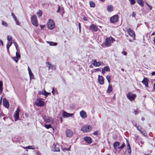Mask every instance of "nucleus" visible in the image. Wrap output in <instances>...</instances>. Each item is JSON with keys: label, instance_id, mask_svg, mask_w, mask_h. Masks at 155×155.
<instances>
[{"label": "nucleus", "instance_id": "26", "mask_svg": "<svg viewBox=\"0 0 155 155\" xmlns=\"http://www.w3.org/2000/svg\"><path fill=\"white\" fill-rule=\"evenodd\" d=\"M127 151L128 153H130L131 152V150L129 143H128L127 140Z\"/></svg>", "mask_w": 155, "mask_h": 155}, {"label": "nucleus", "instance_id": "32", "mask_svg": "<svg viewBox=\"0 0 155 155\" xmlns=\"http://www.w3.org/2000/svg\"><path fill=\"white\" fill-rule=\"evenodd\" d=\"M103 69L106 71H110V69L108 66H105Z\"/></svg>", "mask_w": 155, "mask_h": 155}, {"label": "nucleus", "instance_id": "31", "mask_svg": "<svg viewBox=\"0 0 155 155\" xmlns=\"http://www.w3.org/2000/svg\"><path fill=\"white\" fill-rule=\"evenodd\" d=\"M90 6L91 7L94 8V7L95 6V3L92 2V1H90L89 2Z\"/></svg>", "mask_w": 155, "mask_h": 155}, {"label": "nucleus", "instance_id": "51", "mask_svg": "<svg viewBox=\"0 0 155 155\" xmlns=\"http://www.w3.org/2000/svg\"><path fill=\"white\" fill-rule=\"evenodd\" d=\"M105 72V71L104 70L102 69V73L103 75H104V73Z\"/></svg>", "mask_w": 155, "mask_h": 155}, {"label": "nucleus", "instance_id": "14", "mask_svg": "<svg viewBox=\"0 0 155 155\" xmlns=\"http://www.w3.org/2000/svg\"><path fill=\"white\" fill-rule=\"evenodd\" d=\"M92 62L93 65L96 67H99L102 63L101 62H97L95 60H92Z\"/></svg>", "mask_w": 155, "mask_h": 155}, {"label": "nucleus", "instance_id": "27", "mask_svg": "<svg viewBox=\"0 0 155 155\" xmlns=\"http://www.w3.org/2000/svg\"><path fill=\"white\" fill-rule=\"evenodd\" d=\"M138 3L141 6H143L144 5V2L143 0H137Z\"/></svg>", "mask_w": 155, "mask_h": 155}, {"label": "nucleus", "instance_id": "34", "mask_svg": "<svg viewBox=\"0 0 155 155\" xmlns=\"http://www.w3.org/2000/svg\"><path fill=\"white\" fill-rule=\"evenodd\" d=\"M12 59L13 60L15 61L16 63H17L18 60V58L17 57H13L12 58Z\"/></svg>", "mask_w": 155, "mask_h": 155}, {"label": "nucleus", "instance_id": "13", "mask_svg": "<svg viewBox=\"0 0 155 155\" xmlns=\"http://www.w3.org/2000/svg\"><path fill=\"white\" fill-rule=\"evenodd\" d=\"M46 64H47V66L49 69H56V66L55 65H52L50 62L47 61L46 63Z\"/></svg>", "mask_w": 155, "mask_h": 155}, {"label": "nucleus", "instance_id": "1", "mask_svg": "<svg viewBox=\"0 0 155 155\" xmlns=\"http://www.w3.org/2000/svg\"><path fill=\"white\" fill-rule=\"evenodd\" d=\"M114 41H115L114 38L111 37L107 38L104 42L105 45L107 46H110L111 43H113Z\"/></svg>", "mask_w": 155, "mask_h": 155}, {"label": "nucleus", "instance_id": "3", "mask_svg": "<svg viewBox=\"0 0 155 155\" xmlns=\"http://www.w3.org/2000/svg\"><path fill=\"white\" fill-rule=\"evenodd\" d=\"M134 126L136 127L137 130L141 134L144 136L147 137V134L145 131L140 126H137L136 124H135Z\"/></svg>", "mask_w": 155, "mask_h": 155}, {"label": "nucleus", "instance_id": "19", "mask_svg": "<svg viewBox=\"0 0 155 155\" xmlns=\"http://www.w3.org/2000/svg\"><path fill=\"white\" fill-rule=\"evenodd\" d=\"M80 115L81 117L83 118H85L87 117L86 113L83 110H82L80 112Z\"/></svg>", "mask_w": 155, "mask_h": 155}, {"label": "nucleus", "instance_id": "44", "mask_svg": "<svg viewBox=\"0 0 155 155\" xmlns=\"http://www.w3.org/2000/svg\"><path fill=\"white\" fill-rule=\"evenodd\" d=\"M29 75L31 79L33 78L34 75L32 73H31V74H30Z\"/></svg>", "mask_w": 155, "mask_h": 155}, {"label": "nucleus", "instance_id": "59", "mask_svg": "<svg viewBox=\"0 0 155 155\" xmlns=\"http://www.w3.org/2000/svg\"><path fill=\"white\" fill-rule=\"evenodd\" d=\"M93 134L94 135H97V132H94V133H93Z\"/></svg>", "mask_w": 155, "mask_h": 155}, {"label": "nucleus", "instance_id": "40", "mask_svg": "<svg viewBox=\"0 0 155 155\" xmlns=\"http://www.w3.org/2000/svg\"><path fill=\"white\" fill-rule=\"evenodd\" d=\"M7 40L9 41H11L12 40V37L10 35H8L7 36Z\"/></svg>", "mask_w": 155, "mask_h": 155}, {"label": "nucleus", "instance_id": "5", "mask_svg": "<svg viewBox=\"0 0 155 155\" xmlns=\"http://www.w3.org/2000/svg\"><path fill=\"white\" fill-rule=\"evenodd\" d=\"M31 21L34 25L35 26H37L38 25L37 17L35 15H34L31 17Z\"/></svg>", "mask_w": 155, "mask_h": 155}, {"label": "nucleus", "instance_id": "53", "mask_svg": "<svg viewBox=\"0 0 155 155\" xmlns=\"http://www.w3.org/2000/svg\"><path fill=\"white\" fill-rule=\"evenodd\" d=\"M122 53L123 54L125 55H126L127 53L125 51H123L122 52Z\"/></svg>", "mask_w": 155, "mask_h": 155}, {"label": "nucleus", "instance_id": "16", "mask_svg": "<svg viewBox=\"0 0 155 155\" xmlns=\"http://www.w3.org/2000/svg\"><path fill=\"white\" fill-rule=\"evenodd\" d=\"M128 33L129 35L133 38H135V34L134 31L129 28L128 30Z\"/></svg>", "mask_w": 155, "mask_h": 155}, {"label": "nucleus", "instance_id": "10", "mask_svg": "<svg viewBox=\"0 0 155 155\" xmlns=\"http://www.w3.org/2000/svg\"><path fill=\"white\" fill-rule=\"evenodd\" d=\"M65 134L67 137L70 138L72 136L73 132L71 130L67 129L65 131Z\"/></svg>", "mask_w": 155, "mask_h": 155}, {"label": "nucleus", "instance_id": "24", "mask_svg": "<svg viewBox=\"0 0 155 155\" xmlns=\"http://www.w3.org/2000/svg\"><path fill=\"white\" fill-rule=\"evenodd\" d=\"M54 120L51 117H49L46 120V122L47 123H53Z\"/></svg>", "mask_w": 155, "mask_h": 155}, {"label": "nucleus", "instance_id": "35", "mask_svg": "<svg viewBox=\"0 0 155 155\" xmlns=\"http://www.w3.org/2000/svg\"><path fill=\"white\" fill-rule=\"evenodd\" d=\"M129 1L131 5H134L136 2L135 0H129Z\"/></svg>", "mask_w": 155, "mask_h": 155}, {"label": "nucleus", "instance_id": "49", "mask_svg": "<svg viewBox=\"0 0 155 155\" xmlns=\"http://www.w3.org/2000/svg\"><path fill=\"white\" fill-rule=\"evenodd\" d=\"M78 27L79 28L80 32H81V24L80 23H79Z\"/></svg>", "mask_w": 155, "mask_h": 155}, {"label": "nucleus", "instance_id": "50", "mask_svg": "<svg viewBox=\"0 0 155 155\" xmlns=\"http://www.w3.org/2000/svg\"><path fill=\"white\" fill-rule=\"evenodd\" d=\"M83 19L85 21H87V18L85 16L83 17Z\"/></svg>", "mask_w": 155, "mask_h": 155}, {"label": "nucleus", "instance_id": "54", "mask_svg": "<svg viewBox=\"0 0 155 155\" xmlns=\"http://www.w3.org/2000/svg\"><path fill=\"white\" fill-rule=\"evenodd\" d=\"M40 26L41 29H43V28H44L45 25H40Z\"/></svg>", "mask_w": 155, "mask_h": 155}, {"label": "nucleus", "instance_id": "61", "mask_svg": "<svg viewBox=\"0 0 155 155\" xmlns=\"http://www.w3.org/2000/svg\"><path fill=\"white\" fill-rule=\"evenodd\" d=\"M134 113L135 114H137V111H136V110H135L134 111Z\"/></svg>", "mask_w": 155, "mask_h": 155}, {"label": "nucleus", "instance_id": "47", "mask_svg": "<svg viewBox=\"0 0 155 155\" xmlns=\"http://www.w3.org/2000/svg\"><path fill=\"white\" fill-rule=\"evenodd\" d=\"M136 15V13L135 12H133L132 14V17H135Z\"/></svg>", "mask_w": 155, "mask_h": 155}, {"label": "nucleus", "instance_id": "48", "mask_svg": "<svg viewBox=\"0 0 155 155\" xmlns=\"http://www.w3.org/2000/svg\"><path fill=\"white\" fill-rule=\"evenodd\" d=\"M11 15L12 16V17L14 19L16 18V17L15 16L14 14L12 12V13Z\"/></svg>", "mask_w": 155, "mask_h": 155}, {"label": "nucleus", "instance_id": "15", "mask_svg": "<svg viewBox=\"0 0 155 155\" xmlns=\"http://www.w3.org/2000/svg\"><path fill=\"white\" fill-rule=\"evenodd\" d=\"M90 28L94 32L97 31L98 29L97 27L94 24H92L90 27Z\"/></svg>", "mask_w": 155, "mask_h": 155}, {"label": "nucleus", "instance_id": "60", "mask_svg": "<svg viewBox=\"0 0 155 155\" xmlns=\"http://www.w3.org/2000/svg\"><path fill=\"white\" fill-rule=\"evenodd\" d=\"M96 71H101V69L99 68H97L96 69Z\"/></svg>", "mask_w": 155, "mask_h": 155}, {"label": "nucleus", "instance_id": "56", "mask_svg": "<svg viewBox=\"0 0 155 155\" xmlns=\"http://www.w3.org/2000/svg\"><path fill=\"white\" fill-rule=\"evenodd\" d=\"M60 7L59 6H58V10H57V13H59V11H60Z\"/></svg>", "mask_w": 155, "mask_h": 155}, {"label": "nucleus", "instance_id": "9", "mask_svg": "<svg viewBox=\"0 0 155 155\" xmlns=\"http://www.w3.org/2000/svg\"><path fill=\"white\" fill-rule=\"evenodd\" d=\"M73 115V114H70L64 111L62 113V116L64 118H67L72 117Z\"/></svg>", "mask_w": 155, "mask_h": 155}, {"label": "nucleus", "instance_id": "58", "mask_svg": "<svg viewBox=\"0 0 155 155\" xmlns=\"http://www.w3.org/2000/svg\"><path fill=\"white\" fill-rule=\"evenodd\" d=\"M2 90H3V89H2V88H0V91L1 93H2Z\"/></svg>", "mask_w": 155, "mask_h": 155}, {"label": "nucleus", "instance_id": "52", "mask_svg": "<svg viewBox=\"0 0 155 155\" xmlns=\"http://www.w3.org/2000/svg\"><path fill=\"white\" fill-rule=\"evenodd\" d=\"M3 86L2 82L0 81V88H2Z\"/></svg>", "mask_w": 155, "mask_h": 155}, {"label": "nucleus", "instance_id": "25", "mask_svg": "<svg viewBox=\"0 0 155 155\" xmlns=\"http://www.w3.org/2000/svg\"><path fill=\"white\" fill-rule=\"evenodd\" d=\"M114 7L112 5H108L107 8V10L109 12H112L113 9Z\"/></svg>", "mask_w": 155, "mask_h": 155}, {"label": "nucleus", "instance_id": "38", "mask_svg": "<svg viewBox=\"0 0 155 155\" xmlns=\"http://www.w3.org/2000/svg\"><path fill=\"white\" fill-rule=\"evenodd\" d=\"M16 23V25H20V23L18 22V21L17 19L16 18L14 19Z\"/></svg>", "mask_w": 155, "mask_h": 155}, {"label": "nucleus", "instance_id": "8", "mask_svg": "<svg viewBox=\"0 0 155 155\" xmlns=\"http://www.w3.org/2000/svg\"><path fill=\"white\" fill-rule=\"evenodd\" d=\"M35 104L39 107H42L44 105V103L40 99H38L35 102Z\"/></svg>", "mask_w": 155, "mask_h": 155}, {"label": "nucleus", "instance_id": "4", "mask_svg": "<svg viewBox=\"0 0 155 155\" xmlns=\"http://www.w3.org/2000/svg\"><path fill=\"white\" fill-rule=\"evenodd\" d=\"M136 95L131 92H129L127 95V97L131 101H134L136 97Z\"/></svg>", "mask_w": 155, "mask_h": 155}, {"label": "nucleus", "instance_id": "64", "mask_svg": "<svg viewBox=\"0 0 155 155\" xmlns=\"http://www.w3.org/2000/svg\"><path fill=\"white\" fill-rule=\"evenodd\" d=\"M153 86H154V90L155 91V83L154 84Z\"/></svg>", "mask_w": 155, "mask_h": 155}, {"label": "nucleus", "instance_id": "6", "mask_svg": "<svg viewBox=\"0 0 155 155\" xmlns=\"http://www.w3.org/2000/svg\"><path fill=\"white\" fill-rule=\"evenodd\" d=\"M91 128V126L90 125H85L82 127L81 130L83 132L87 133L89 132Z\"/></svg>", "mask_w": 155, "mask_h": 155}, {"label": "nucleus", "instance_id": "30", "mask_svg": "<svg viewBox=\"0 0 155 155\" xmlns=\"http://www.w3.org/2000/svg\"><path fill=\"white\" fill-rule=\"evenodd\" d=\"M47 43H48L51 46H56L57 45V44L56 42H53L47 41Z\"/></svg>", "mask_w": 155, "mask_h": 155}, {"label": "nucleus", "instance_id": "12", "mask_svg": "<svg viewBox=\"0 0 155 155\" xmlns=\"http://www.w3.org/2000/svg\"><path fill=\"white\" fill-rule=\"evenodd\" d=\"M98 81L101 85H103L104 83V80L103 76L100 75H98Z\"/></svg>", "mask_w": 155, "mask_h": 155}, {"label": "nucleus", "instance_id": "29", "mask_svg": "<svg viewBox=\"0 0 155 155\" xmlns=\"http://www.w3.org/2000/svg\"><path fill=\"white\" fill-rule=\"evenodd\" d=\"M111 78V76L110 75H107L106 76V78L108 81V84H110Z\"/></svg>", "mask_w": 155, "mask_h": 155}, {"label": "nucleus", "instance_id": "63", "mask_svg": "<svg viewBox=\"0 0 155 155\" xmlns=\"http://www.w3.org/2000/svg\"><path fill=\"white\" fill-rule=\"evenodd\" d=\"M153 41V42H154V44H155V37L154 38Z\"/></svg>", "mask_w": 155, "mask_h": 155}, {"label": "nucleus", "instance_id": "18", "mask_svg": "<svg viewBox=\"0 0 155 155\" xmlns=\"http://www.w3.org/2000/svg\"><path fill=\"white\" fill-rule=\"evenodd\" d=\"M84 139L88 144H91L92 143L91 139L90 137H85Z\"/></svg>", "mask_w": 155, "mask_h": 155}, {"label": "nucleus", "instance_id": "7", "mask_svg": "<svg viewBox=\"0 0 155 155\" xmlns=\"http://www.w3.org/2000/svg\"><path fill=\"white\" fill-rule=\"evenodd\" d=\"M20 112V109L19 107H18L17 109L15 111L14 115V117L15 121L19 119V113Z\"/></svg>", "mask_w": 155, "mask_h": 155}, {"label": "nucleus", "instance_id": "17", "mask_svg": "<svg viewBox=\"0 0 155 155\" xmlns=\"http://www.w3.org/2000/svg\"><path fill=\"white\" fill-rule=\"evenodd\" d=\"M3 104L4 106L6 108H8L9 107V103L5 98H4L3 100Z\"/></svg>", "mask_w": 155, "mask_h": 155}, {"label": "nucleus", "instance_id": "57", "mask_svg": "<svg viewBox=\"0 0 155 155\" xmlns=\"http://www.w3.org/2000/svg\"><path fill=\"white\" fill-rule=\"evenodd\" d=\"M151 74L152 75H155V72L154 71L152 72Z\"/></svg>", "mask_w": 155, "mask_h": 155}, {"label": "nucleus", "instance_id": "28", "mask_svg": "<svg viewBox=\"0 0 155 155\" xmlns=\"http://www.w3.org/2000/svg\"><path fill=\"white\" fill-rule=\"evenodd\" d=\"M39 93L41 94H43L46 97L47 96L48 94H50V93H48L46 92L45 90L43 92H40Z\"/></svg>", "mask_w": 155, "mask_h": 155}, {"label": "nucleus", "instance_id": "11", "mask_svg": "<svg viewBox=\"0 0 155 155\" xmlns=\"http://www.w3.org/2000/svg\"><path fill=\"white\" fill-rule=\"evenodd\" d=\"M118 18V16L117 15H115L112 17L110 19V22L111 23H114L117 22Z\"/></svg>", "mask_w": 155, "mask_h": 155}, {"label": "nucleus", "instance_id": "20", "mask_svg": "<svg viewBox=\"0 0 155 155\" xmlns=\"http://www.w3.org/2000/svg\"><path fill=\"white\" fill-rule=\"evenodd\" d=\"M120 145V143L118 141H115L113 144V147L114 149L116 150L117 147H119Z\"/></svg>", "mask_w": 155, "mask_h": 155}, {"label": "nucleus", "instance_id": "41", "mask_svg": "<svg viewBox=\"0 0 155 155\" xmlns=\"http://www.w3.org/2000/svg\"><path fill=\"white\" fill-rule=\"evenodd\" d=\"M62 150L64 151H65V150H67L68 151H70V147L68 148H63V149H62Z\"/></svg>", "mask_w": 155, "mask_h": 155}, {"label": "nucleus", "instance_id": "36", "mask_svg": "<svg viewBox=\"0 0 155 155\" xmlns=\"http://www.w3.org/2000/svg\"><path fill=\"white\" fill-rule=\"evenodd\" d=\"M12 44L11 42H9L7 45V48L8 49Z\"/></svg>", "mask_w": 155, "mask_h": 155}, {"label": "nucleus", "instance_id": "42", "mask_svg": "<svg viewBox=\"0 0 155 155\" xmlns=\"http://www.w3.org/2000/svg\"><path fill=\"white\" fill-rule=\"evenodd\" d=\"M2 25L6 27H7V23L4 21H2Z\"/></svg>", "mask_w": 155, "mask_h": 155}, {"label": "nucleus", "instance_id": "43", "mask_svg": "<svg viewBox=\"0 0 155 155\" xmlns=\"http://www.w3.org/2000/svg\"><path fill=\"white\" fill-rule=\"evenodd\" d=\"M16 57H17L18 58V59H20V58H21L20 55V54H18L17 52H16Z\"/></svg>", "mask_w": 155, "mask_h": 155}, {"label": "nucleus", "instance_id": "33", "mask_svg": "<svg viewBox=\"0 0 155 155\" xmlns=\"http://www.w3.org/2000/svg\"><path fill=\"white\" fill-rule=\"evenodd\" d=\"M42 12L41 10H39L37 14L39 17H40L42 15Z\"/></svg>", "mask_w": 155, "mask_h": 155}, {"label": "nucleus", "instance_id": "45", "mask_svg": "<svg viewBox=\"0 0 155 155\" xmlns=\"http://www.w3.org/2000/svg\"><path fill=\"white\" fill-rule=\"evenodd\" d=\"M27 147L28 148V149H32V150L35 149V148H32V147L31 146H28Z\"/></svg>", "mask_w": 155, "mask_h": 155}, {"label": "nucleus", "instance_id": "22", "mask_svg": "<svg viewBox=\"0 0 155 155\" xmlns=\"http://www.w3.org/2000/svg\"><path fill=\"white\" fill-rule=\"evenodd\" d=\"M148 80L147 78H144L143 80L142 81V82L147 87H148Z\"/></svg>", "mask_w": 155, "mask_h": 155}, {"label": "nucleus", "instance_id": "62", "mask_svg": "<svg viewBox=\"0 0 155 155\" xmlns=\"http://www.w3.org/2000/svg\"><path fill=\"white\" fill-rule=\"evenodd\" d=\"M54 89L53 88V90L52 91V93L53 94H54Z\"/></svg>", "mask_w": 155, "mask_h": 155}, {"label": "nucleus", "instance_id": "46", "mask_svg": "<svg viewBox=\"0 0 155 155\" xmlns=\"http://www.w3.org/2000/svg\"><path fill=\"white\" fill-rule=\"evenodd\" d=\"M14 45H15V48L17 49V51H18V45H17V43L16 42H14Z\"/></svg>", "mask_w": 155, "mask_h": 155}, {"label": "nucleus", "instance_id": "37", "mask_svg": "<svg viewBox=\"0 0 155 155\" xmlns=\"http://www.w3.org/2000/svg\"><path fill=\"white\" fill-rule=\"evenodd\" d=\"M125 146V144L124 143H123L120 146L118 147V148L119 149H122Z\"/></svg>", "mask_w": 155, "mask_h": 155}, {"label": "nucleus", "instance_id": "55", "mask_svg": "<svg viewBox=\"0 0 155 155\" xmlns=\"http://www.w3.org/2000/svg\"><path fill=\"white\" fill-rule=\"evenodd\" d=\"M3 45V42L2 41V40L0 39V45Z\"/></svg>", "mask_w": 155, "mask_h": 155}, {"label": "nucleus", "instance_id": "23", "mask_svg": "<svg viewBox=\"0 0 155 155\" xmlns=\"http://www.w3.org/2000/svg\"><path fill=\"white\" fill-rule=\"evenodd\" d=\"M112 91V85L110 84H109V86L107 89V92L108 93H110Z\"/></svg>", "mask_w": 155, "mask_h": 155}, {"label": "nucleus", "instance_id": "2", "mask_svg": "<svg viewBox=\"0 0 155 155\" xmlns=\"http://www.w3.org/2000/svg\"><path fill=\"white\" fill-rule=\"evenodd\" d=\"M47 26L48 28L50 29H52L55 27V24L52 20H49L47 23Z\"/></svg>", "mask_w": 155, "mask_h": 155}, {"label": "nucleus", "instance_id": "21", "mask_svg": "<svg viewBox=\"0 0 155 155\" xmlns=\"http://www.w3.org/2000/svg\"><path fill=\"white\" fill-rule=\"evenodd\" d=\"M52 149L53 151L55 152H58L60 151L59 148L57 147L54 144L53 145Z\"/></svg>", "mask_w": 155, "mask_h": 155}, {"label": "nucleus", "instance_id": "39", "mask_svg": "<svg viewBox=\"0 0 155 155\" xmlns=\"http://www.w3.org/2000/svg\"><path fill=\"white\" fill-rule=\"evenodd\" d=\"M51 125L50 124L48 125L45 124V127L47 129H48L50 128L51 127Z\"/></svg>", "mask_w": 155, "mask_h": 155}]
</instances>
